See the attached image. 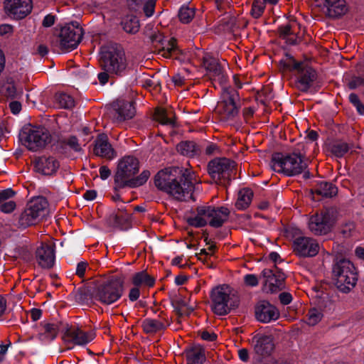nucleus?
Segmentation results:
<instances>
[{
	"instance_id": "f257e3e1",
	"label": "nucleus",
	"mask_w": 364,
	"mask_h": 364,
	"mask_svg": "<svg viewBox=\"0 0 364 364\" xmlns=\"http://www.w3.org/2000/svg\"><path fill=\"white\" fill-rule=\"evenodd\" d=\"M156 187L179 201L195 200V185L188 169L173 166L159 171L154 176Z\"/></svg>"
},
{
	"instance_id": "f03ea898",
	"label": "nucleus",
	"mask_w": 364,
	"mask_h": 364,
	"mask_svg": "<svg viewBox=\"0 0 364 364\" xmlns=\"http://www.w3.org/2000/svg\"><path fill=\"white\" fill-rule=\"evenodd\" d=\"M139 170V161L136 158L131 156L122 158L118 163L114 174V190L118 191L126 187L134 188L144 185L150 177L151 173L144 170L139 176L134 177Z\"/></svg>"
},
{
	"instance_id": "7ed1b4c3",
	"label": "nucleus",
	"mask_w": 364,
	"mask_h": 364,
	"mask_svg": "<svg viewBox=\"0 0 364 364\" xmlns=\"http://www.w3.org/2000/svg\"><path fill=\"white\" fill-rule=\"evenodd\" d=\"M99 63L102 70L111 75L122 77L128 72V63L122 47L110 46L102 48Z\"/></svg>"
},
{
	"instance_id": "20e7f679",
	"label": "nucleus",
	"mask_w": 364,
	"mask_h": 364,
	"mask_svg": "<svg viewBox=\"0 0 364 364\" xmlns=\"http://www.w3.org/2000/svg\"><path fill=\"white\" fill-rule=\"evenodd\" d=\"M271 166L274 171L287 176L299 175L308 168V164L304 160V157L296 151L288 154L274 153L272 156Z\"/></svg>"
},
{
	"instance_id": "39448f33",
	"label": "nucleus",
	"mask_w": 364,
	"mask_h": 364,
	"mask_svg": "<svg viewBox=\"0 0 364 364\" xmlns=\"http://www.w3.org/2000/svg\"><path fill=\"white\" fill-rule=\"evenodd\" d=\"M336 286L343 293H348L356 284L357 273L353 264L348 259H337L332 269Z\"/></svg>"
},
{
	"instance_id": "423d86ee",
	"label": "nucleus",
	"mask_w": 364,
	"mask_h": 364,
	"mask_svg": "<svg viewBox=\"0 0 364 364\" xmlns=\"http://www.w3.org/2000/svg\"><path fill=\"white\" fill-rule=\"evenodd\" d=\"M48 214V203L46 198L39 196L32 199L18 216L19 227L26 228L41 221Z\"/></svg>"
},
{
	"instance_id": "0eeeda50",
	"label": "nucleus",
	"mask_w": 364,
	"mask_h": 364,
	"mask_svg": "<svg viewBox=\"0 0 364 364\" xmlns=\"http://www.w3.org/2000/svg\"><path fill=\"white\" fill-rule=\"evenodd\" d=\"M19 139L28 149L36 151L50 142L51 136L45 127L27 126L20 132Z\"/></svg>"
},
{
	"instance_id": "6e6552de",
	"label": "nucleus",
	"mask_w": 364,
	"mask_h": 364,
	"mask_svg": "<svg viewBox=\"0 0 364 364\" xmlns=\"http://www.w3.org/2000/svg\"><path fill=\"white\" fill-rule=\"evenodd\" d=\"M236 164L228 158H215L207 166L208 173L213 181L222 186H227L231 181Z\"/></svg>"
},
{
	"instance_id": "1a4fd4ad",
	"label": "nucleus",
	"mask_w": 364,
	"mask_h": 364,
	"mask_svg": "<svg viewBox=\"0 0 364 364\" xmlns=\"http://www.w3.org/2000/svg\"><path fill=\"white\" fill-rule=\"evenodd\" d=\"M337 211L334 208H328L311 216L308 225L315 235H323L330 232L336 223Z\"/></svg>"
},
{
	"instance_id": "9d476101",
	"label": "nucleus",
	"mask_w": 364,
	"mask_h": 364,
	"mask_svg": "<svg viewBox=\"0 0 364 364\" xmlns=\"http://www.w3.org/2000/svg\"><path fill=\"white\" fill-rule=\"evenodd\" d=\"M124 293V282L115 277L98 285L95 288V300L110 305L119 300Z\"/></svg>"
},
{
	"instance_id": "9b49d317",
	"label": "nucleus",
	"mask_w": 364,
	"mask_h": 364,
	"mask_svg": "<svg viewBox=\"0 0 364 364\" xmlns=\"http://www.w3.org/2000/svg\"><path fill=\"white\" fill-rule=\"evenodd\" d=\"M222 100L218 103V113L225 120L233 119L239 112L240 96L238 92L231 87L222 88Z\"/></svg>"
},
{
	"instance_id": "f8f14e48",
	"label": "nucleus",
	"mask_w": 364,
	"mask_h": 364,
	"mask_svg": "<svg viewBox=\"0 0 364 364\" xmlns=\"http://www.w3.org/2000/svg\"><path fill=\"white\" fill-rule=\"evenodd\" d=\"M212 310L219 316H225L237 306V301L233 300L230 294V289L227 286H218L210 292Z\"/></svg>"
},
{
	"instance_id": "ddd939ff",
	"label": "nucleus",
	"mask_w": 364,
	"mask_h": 364,
	"mask_svg": "<svg viewBox=\"0 0 364 364\" xmlns=\"http://www.w3.org/2000/svg\"><path fill=\"white\" fill-rule=\"evenodd\" d=\"M83 36L82 28L79 24L71 23L61 28L59 34V47L62 50H70L77 48Z\"/></svg>"
},
{
	"instance_id": "4468645a",
	"label": "nucleus",
	"mask_w": 364,
	"mask_h": 364,
	"mask_svg": "<svg viewBox=\"0 0 364 364\" xmlns=\"http://www.w3.org/2000/svg\"><path fill=\"white\" fill-rule=\"evenodd\" d=\"M259 278L262 279L264 291L272 294L284 289V282L286 276L276 265L274 266L273 269H264L260 274Z\"/></svg>"
},
{
	"instance_id": "2eb2a0df",
	"label": "nucleus",
	"mask_w": 364,
	"mask_h": 364,
	"mask_svg": "<svg viewBox=\"0 0 364 364\" xmlns=\"http://www.w3.org/2000/svg\"><path fill=\"white\" fill-rule=\"evenodd\" d=\"M314 5L320 7L322 12L328 18H341L348 11L346 0H314Z\"/></svg>"
},
{
	"instance_id": "dca6fc26",
	"label": "nucleus",
	"mask_w": 364,
	"mask_h": 364,
	"mask_svg": "<svg viewBox=\"0 0 364 364\" xmlns=\"http://www.w3.org/2000/svg\"><path fill=\"white\" fill-rule=\"evenodd\" d=\"M295 254L299 257H311L319 251V245L316 240L309 237H299L293 242Z\"/></svg>"
},
{
	"instance_id": "f3484780",
	"label": "nucleus",
	"mask_w": 364,
	"mask_h": 364,
	"mask_svg": "<svg viewBox=\"0 0 364 364\" xmlns=\"http://www.w3.org/2000/svg\"><path fill=\"white\" fill-rule=\"evenodd\" d=\"M4 9L14 18L22 19L31 12L32 0H4Z\"/></svg>"
},
{
	"instance_id": "a211bd4d",
	"label": "nucleus",
	"mask_w": 364,
	"mask_h": 364,
	"mask_svg": "<svg viewBox=\"0 0 364 364\" xmlns=\"http://www.w3.org/2000/svg\"><path fill=\"white\" fill-rule=\"evenodd\" d=\"M61 330L64 332L63 339L65 343H73L75 345L84 346L95 338L93 333H86L78 328L69 327L68 324L63 326Z\"/></svg>"
},
{
	"instance_id": "6ab92c4d",
	"label": "nucleus",
	"mask_w": 364,
	"mask_h": 364,
	"mask_svg": "<svg viewBox=\"0 0 364 364\" xmlns=\"http://www.w3.org/2000/svg\"><path fill=\"white\" fill-rule=\"evenodd\" d=\"M36 261L43 269H50L55 264L54 245L43 243L37 248L36 252Z\"/></svg>"
},
{
	"instance_id": "aec40b11",
	"label": "nucleus",
	"mask_w": 364,
	"mask_h": 364,
	"mask_svg": "<svg viewBox=\"0 0 364 364\" xmlns=\"http://www.w3.org/2000/svg\"><path fill=\"white\" fill-rule=\"evenodd\" d=\"M113 108V119L118 122L132 119L136 114L133 103L124 100H119L114 102Z\"/></svg>"
},
{
	"instance_id": "412c9836",
	"label": "nucleus",
	"mask_w": 364,
	"mask_h": 364,
	"mask_svg": "<svg viewBox=\"0 0 364 364\" xmlns=\"http://www.w3.org/2000/svg\"><path fill=\"white\" fill-rule=\"evenodd\" d=\"M257 319L262 323H269L279 317L278 309L267 301H261L255 309Z\"/></svg>"
},
{
	"instance_id": "4be33fe9",
	"label": "nucleus",
	"mask_w": 364,
	"mask_h": 364,
	"mask_svg": "<svg viewBox=\"0 0 364 364\" xmlns=\"http://www.w3.org/2000/svg\"><path fill=\"white\" fill-rule=\"evenodd\" d=\"M251 344L255 353L262 356L270 355L274 349L272 337L264 334L255 335L252 338Z\"/></svg>"
},
{
	"instance_id": "5701e85b",
	"label": "nucleus",
	"mask_w": 364,
	"mask_h": 364,
	"mask_svg": "<svg viewBox=\"0 0 364 364\" xmlns=\"http://www.w3.org/2000/svg\"><path fill=\"white\" fill-rule=\"evenodd\" d=\"M93 152L96 156L108 160H111L116 156L115 151L112 147L105 134H100L97 136L95 141Z\"/></svg>"
},
{
	"instance_id": "b1692460",
	"label": "nucleus",
	"mask_w": 364,
	"mask_h": 364,
	"mask_svg": "<svg viewBox=\"0 0 364 364\" xmlns=\"http://www.w3.org/2000/svg\"><path fill=\"white\" fill-rule=\"evenodd\" d=\"M59 167V161L53 156H43L38 158L35 162L36 171L43 175L51 176L57 171Z\"/></svg>"
},
{
	"instance_id": "393cba45",
	"label": "nucleus",
	"mask_w": 364,
	"mask_h": 364,
	"mask_svg": "<svg viewBox=\"0 0 364 364\" xmlns=\"http://www.w3.org/2000/svg\"><path fill=\"white\" fill-rule=\"evenodd\" d=\"M211 206H200L196 209V215L187 219L188 223L195 228H201L209 224L212 217Z\"/></svg>"
},
{
	"instance_id": "a878e982",
	"label": "nucleus",
	"mask_w": 364,
	"mask_h": 364,
	"mask_svg": "<svg viewBox=\"0 0 364 364\" xmlns=\"http://www.w3.org/2000/svg\"><path fill=\"white\" fill-rule=\"evenodd\" d=\"M203 65L205 70L219 81L220 84L224 85L226 82L227 77L223 73V68L217 59L206 55L203 58Z\"/></svg>"
},
{
	"instance_id": "bb28decb",
	"label": "nucleus",
	"mask_w": 364,
	"mask_h": 364,
	"mask_svg": "<svg viewBox=\"0 0 364 364\" xmlns=\"http://www.w3.org/2000/svg\"><path fill=\"white\" fill-rule=\"evenodd\" d=\"M297 72L299 74L297 80V87L301 91L306 92L316 80V73L311 67L304 65L301 68V70Z\"/></svg>"
},
{
	"instance_id": "cd10ccee",
	"label": "nucleus",
	"mask_w": 364,
	"mask_h": 364,
	"mask_svg": "<svg viewBox=\"0 0 364 364\" xmlns=\"http://www.w3.org/2000/svg\"><path fill=\"white\" fill-rule=\"evenodd\" d=\"M170 325L168 319L161 318L160 319L146 318L142 321L141 326L146 333H156L164 331Z\"/></svg>"
},
{
	"instance_id": "c85d7f7f",
	"label": "nucleus",
	"mask_w": 364,
	"mask_h": 364,
	"mask_svg": "<svg viewBox=\"0 0 364 364\" xmlns=\"http://www.w3.org/2000/svg\"><path fill=\"white\" fill-rule=\"evenodd\" d=\"M16 195L11 188H6L0 191V210L4 213H10L15 210L16 204L10 200Z\"/></svg>"
},
{
	"instance_id": "c756f323",
	"label": "nucleus",
	"mask_w": 364,
	"mask_h": 364,
	"mask_svg": "<svg viewBox=\"0 0 364 364\" xmlns=\"http://www.w3.org/2000/svg\"><path fill=\"white\" fill-rule=\"evenodd\" d=\"M230 215V210L225 207L212 208L211 220L209 225L215 228L221 227L226 222Z\"/></svg>"
},
{
	"instance_id": "7c9ffc66",
	"label": "nucleus",
	"mask_w": 364,
	"mask_h": 364,
	"mask_svg": "<svg viewBox=\"0 0 364 364\" xmlns=\"http://www.w3.org/2000/svg\"><path fill=\"white\" fill-rule=\"evenodd\" d=\"M75 300L81 304H91L95 300V289L82 287L73 292Z\"/></svg>"
},
{
	"instance_id": "2f4dec72",
	"label": "nucleus",
	"mask_w": 364,
	"mask_h": 364,
	"mask_svg": "<svg viewBox=\"0 0 364 364\" xmlns=\"http://www.w3.org/2000/svg\"><path fill=\"white\" fill-rule=\"evenodd\" d=\"M176 149L181 155L188 157H194L200 153L199 146L193 141H183L177 145Z\"/></svg>"
},
{
	"instance_id": "473e14b6",
	"label": "nucleus",
	"mask_w": 364,
	"mask_h": 364,
	"mask_svg": "<svg viewBox=\"0 0 364 364\" xmlns=\"http://www.w3.org/2000/svg\"><path fill=\"white\" fill-rule=\"evenodd\" d=\"M157 48L159 54L163 57L169 58L177 50L176 41L173 38L166 39L164 37V39L159 43Z\"/></svg>"
},
{
	"instance_id": "72a5a7b5",
	"label": "nucleus",
	"mask_w": 364,
	"mask_h": 364,
	"mask_svg": "<svg viewBox=\"0 0 364 364\" xmlns=\"http://www.w3.org/2000/svg\"><path fill=\"white\" fill-rule=\"evenodd\" d=\"M253 197V192L250 188H243L238 193L235 207L238 210H245L249 207Z\"/></svg>"
},
{
	"instance_id": "f704fd0d",
	"label": "nucleus",
	"mask_w": 364,
	"mask_h": 364,
	"mask_svg": "<svg viewBox=\"0 0 364 364\" xmlns=\"http://www.w3.org/2000/svg\"><path fill=\"white\" fill-rule=\"evenodd\" d=\"M187 364H203L205 360V351L200 347H194L186 353Z\"/></svg>"
},
{
	"instance_id": "c9c22d12",
	"label": "nucleus",
	"mask_w": 364,
	"mask_h": 364,
	"mask_svg": "<svg viewBox=\"0 0 364 364\" xmlns=\"http://www.w3.org/2000/svg\"><path fill=\"white\" fill-rule=\"evenodd\" d=\"M315 193L326 198H331L336 196L338 188L332 183L321 181L317 184Z\"/></svg>"
},
{
	"instance_id": "e433bc0d",
	"label": "nucleus",
	"mask_w": 364,
	"mask_h": 364,
	"mask_svg": "<svg viewBox=\"0 0 364 364\" xmlns=\"http://www.w3.org/2000/svg\"><path fill=\"white\" fill-rule=\"evenodd\" d=\"M154 282V278L148 274L145 271L137 272L132 277V284L137 287L139 286L153 287Z\"/></svg>"
},
{
	"instance_id": "4c0bfd02",
	"label": "nucleus",
	"mask_w": 364,
	"mask_h": 364,
	"mask_svg": "<svg viewBox=\"0 0 364 364\" xmlns=\"http://www.w3.org/2000/svg\"><path fill=\"white\" fill-rule=\"evenodd\" d=\"M352 145L345 141H336L329 146L331 153L338 158L343 156L351 148Z\"/></svg>"
},
{
	"instance_id": "58836bf2",
	"label": "nucleus",
	"mask_w": 364,
	"mask_h": 364,
	"mask_svg": "<svg viewBox=\"0 0 364 364\" xmlns=\"http://www.w3.org/2000/svg\"><path fill=\"white\" fill-rule=\"evenodd\" d=\"M123 29L129 33H136L139 30V21L135 16H127L123 20L122 23Z\"/></svg>"
},
{
	"instance_id": "ea45409f",
	"label": "nucleus",
	"mask_w": 364,
	"mask_h": 364,
	"mask_svg": "<svg viewBox=\"0 0 364 364\" xmlns=\"http://www.w3.org/2000/svg\"><path fill=\"white\" fill-rule=\"evenodd\" d=\"M55 99L62 108L71 109L75 106L74 99L66 93H57L55 96Z\"/></svg>"
},
{
	"instance_id": "a19ab883",
	"label": "nucleus",
	"mask_w": 364,
	"mask_h": 364,
	"mask_svg": "<svg viewBox=\"0 0 364 364\" xmlns=\"http://www.w3.org/2000/svg\"><path fill=\"white\" fill-rule=\"evenodd\" d=\"M280 64L284 69L288 70H300L301 68L304 65L301 62H296L293 56L291 55H287L284 60L280 61Z\"/></svg>"
},
{
	"instance_id": "79ce46f5",
	"label": "nucleus",
	"mask_w": 364,
	"mask_h": 364,
	"mask_svg": "<svg viewBox=\"0 0 364 364\" xmlns=\"http://www.w3.org/2000/svg\"><path fill=\"white\" fill-rule=\"evenodd\" d=\"M155 119L163 125L174 126V121L169 117V113L164 109L158 108L155 111Z\"/></svg>"
},
{
	"instance_id": "37998d69",
	"label": "nucleus",
	"mask_w": 364,
	"mask_h": 364,
	"mask_svg": "<svg viewBox=\"0 0 364 364\" xmlns=\"http://www.w3.org/2000/svg\"><path fill=\"white\" fill-rule=\"evenodd\" d=\"M195 16V9L182 6L178 11V18L181 23H188Z\"/></svg>"
},
{
	"instance_id": "c03bdc74",
	"label": "nucleus",
	"mask_w": 364,
	"mask_h": 364,
	"mask_svg": "<svg viewBox=\"0 0 364 364\" xmlns=\"http://www.w3.org/2000/svg\"><path fill=\"white\" fill-rule=\"evenodd\" d=\"M113 218L115 225L122 229L127 228L131 222V215L124 211L120 215H114Z\"/></svg>"
},
{
	"instance_id": "a18cd8bd",
	"label": "nucleus",
	"mask_w": 364,
	"mask_h": 364,
	"mask_svg": "<svg viewBox=\"0 0 364 364\" xmlns=\"http://www.w3.org/2000/svg\"><path fill=\"white\" fill-rule=\"evenodd\" d=\"M44 336L49 341L53 340L59 330H60L59 326L56 323H47L44 326Z\"/></svg>"
},
{
	"instance_id": "49530a36",
	"label": "nucleus",
	"mask_w": 364,
	"mask_h": 364,
	"mask_svg": "<svg viewBox=\"0 0 364 364\" xmlns=\"http://www.w3.org/2000/svg\"><path fill=\"white\" fill-rule=\"evenodd\" d=\"M265 8V1L264 0H254L252 10H251V15L255 18H259L262 14L264 12Z\"/></svg>"
},
{
	"instance_id": "de8ad7c7",
	"label": "nucleus",
	"mask_w": 364,
	"mask_h": 364,
	"mask_svg": "<svg viewBox=\"0 0 364 364\" xmlns=\"http://www.w3.org/2000/svg\"><path fill=\"white\" fill-rule=\"evenodd\" d=\"M323 314L316 309H310L308 313L307 323L310 326H315L322 318Z\"/></svg>"
},
{
	"instance_id": "09e8293b",
	"label": "nucleus",
	"mask_w": 364,
	"mask_h": 364,
	"mask_svg": "<svg viewBox=\"0 0 364 364\" xmlns=\"http://www.w3.org/2000/svg\"><path fill=\"white\" fill-rule=\"evenodd\" d=\"M61 143L68 145L71 149L76 152L82 151L81 146L75 136H70L67 139H64L61 141Z\"/></svg>"
},
{
	"instance_id": "8fccbe9b",
	"label": "nucleus",
	"mask_w": 364,
	"mask_h": 364,
	"mask_svg": "<svg viewBox=\"0 0 364 364\" xmlns=\"http://www.w3.org/2000/svg\"><path fill=\"white\" fill-rule=\"evenodd\" d=\"M364 86V77H353L348 82V87L350 90L357 89Z\"/></svg>"
},
{
	"instance_id": "3c124183",
	"label": "nucleus",
	"mask_w": 364,
	"mask_h": 364,
	"mask_svg": "<svg viewBox=\"0 0 364 364\" xmlns=\"http://www.w3.org/2000/svg\"><path fill=\"white\" fill-rule=\"evenodd\" d=\"M156 1L154 0H148L143 5V11L147 17H150L154 14Z\"/></svg>"
},
{
	"instance_id": "603ef678",
	"label": "nucleus",
	"mask_w": 364,
	"mask_h": 364,
	"mask_svg": "<svg viewBox=\"0 0 364 364\" xmlns=\"http://www.w3.org/2000/svg\"><path fill=\"white\" fill-rule=\"evenodd\" d=\"M279 36V37L284 40L288 36H290L291 33L294 31H292L291 26L289 24L285 25V26H281L278 28Z\"/></svg>"
},
{
	"instance_id": "864d4df0",
	"label": "nucleus",
	"mask_w": 364,
	"mask_h": 364,
	"mask_svg": "<svg viewBox=\"0 0 364 364\" xmlns=\"http://www.w3.org/2000/svg\"><path fill=\"white\" fill-rule=\"evenodd\" d=\"M355 229V224L353 222H348L343 225L341 228V233L344 237H348L351 235V232Z\"/></svg>"
},
{
	"instance_id": "5fc2aeb1",
	"label": "nucleus",
	"mask_w": 364,
	"mask_h": 364,
	"mask_svg": "<svg viewBox=\"0 0 364 364\" xmlns=\"http://www.w3.org/2000/svg\"><path fill=\"white\" fill-rule=\"evenodd\" d=\"M244 282L246 285L250 287H256L259 283L257 277L252 274H246L244 277Z\"/></svg>"
},
{
	"instance_id": "6e6d98bb",
	"label": "nucleus",
	"mask_w": 364,
	"mask_h": 364,
	"mask_svg": "<svg viewBox=\"0 0 364 364\" xmlns=\"http://www.w3.org/2000/svg\"><path fill=\"white\" fill-rule=\"evenodd\" d=\"M164 36L158 31L151 33L149 38L152 43L155 44L156 47L158 46L159 43L164 39Z\"/></svg>"
},
{
	"instance_id": "4d7b16f0",
	"label": "nucleus",
	"mask_w": 364,
	"mask_h": 364,
	"mask_svg": "<svg viewBox=\"0 0 364 364\" xmlns=\"http://www.w3.org/2000/svg\"><path fill=\"white\" fill-rule=\"evenodd\" d=\"M87 265V262L85 261L77 264L75 273L79 277L82 278L84 277Z\"/></svg>"
},
{
	"instance_id": "13d9d810",
	"label": "nucleus",
	"mask_w": 364,
	"mask_h": 364,
	"mask_svg": "<svg viewBox=\"0 0 364 364\" xmlns=\"http://www.w3.org/2000/svg\"><path fill=\"white\" fill-rule=\"evenodd\" d=\"M87 6L92 9H101L105 3V0H86Z\"/></svg>"
},
{
	"instance_id": "bf43d9fd",
	"label": "nucleus",
	"mask_w": 364,
	"mask_h": 364,
	"mask_svg": "<svg viewBox=\"0 0 364 364\" xmlns=\"http://www.w3.org/2000/svg\"><path fill=\"white\" fill-rule=\"evenodd\" d=\"M301 37L295 34L294 32L291 33L289 36L284 39L286 43L290 46L297 45L301 41Z\"/></svg>"
},
{
	"instance_id": "052dcab7",
	"label": "nucleus",
	"mask_w": 364,
	"mask_h": 364,
	"mask_svg": "<svg viewBox=\"0 0 364 364\" xmlns=\"http://www.w3.org/2000/svg\"><path fill=\"white\" fill-rule=\"evenodd\" d=\"M139 296H140L139 289V287L135 286L134 287H132L130 289L128 297L131 301H135L139 298Z\"/></svg>"
},
{
	"instance_id": "680f3d73",
	"label": "nucleus",
	"mask_w": 364,
	"mask_h": 364,
	"mask_svg": "<svg viewBox=\"0 0 364 364\" xmlns=\"http://www.w3.org/2000/svg\"><path fill=\"white\" fill-rule=\"evenodd\" d=\"M279 299L283 305H287L292 301L291 295L288 292H282L279 294Z\"/></svg>"
},
{
	"instance_id": "e2e57ef3",
	"label": "nucleus",
	"mask_w": 364,
	"mask_h": 364,
	"mask_svg": "<svg viewBox=\"0 0 364 364\" xmlns=\"http://www.w3.org/2000/svg\"><path fill=\"white\" fill-rule=\"evenodd\" d=\"M55 17L53 15L48 14L46 15L42 22V25L44 27L48 28L52 26L55 23Z\"/></svg>"
},
{
	"instance_id": "0e129e2a",
	"label": "nucleus",
	"mask_w": 364,
	"mask_h": 364,
	"mask_svg": "<svg viewBox=\"0 0 364 364\" xmlns=\"http://www.w3.org/2000/svg\"><path fill=\"white\" fill-rule=\"evenodd\" d=\"M5 95L11 98H15L17 95L16 89L14 85L9 84L5 90Z\"/></svg>"
},
{
	"instance_id": "69168bd1",
	"label": "nucleus",
	"mask_w": 364,
	"mask_h": 364,
	"mask_svg": "<svg viewBox=\"0 0 364 364\" xmlns=\"http://www.w3.org/2000/svg\"><path fill=\"white\" fill-rule=\"evenodd\" d=\"M111 175V171L107 166H102L100 168V176L102 180L107 179Z\"/></svg>"
},
{
	"instance_id": "338daca9",
	"label": "nucleus",
	"mask_w": 364,
	"mask_h": 364,
	"mask_svg": "<svg viewBox=\"0 0 364 364\" xmlns=\"http://www.w3.org/2000/svg\"><path fill=\"white\" fill-rule=\"evenodd\" d=\"M9 107L11 112L14 114H18L21 110V104L18 101L10 102Z\"/></svg>"
},
{
	"instance_id": "774afa93",
	"label": "nucleus",
	"mask_w": 364,
	"mask_h": 364,
	"mask_svg": "<svg viewBox=\"0 0 364 364\" xmlns=\"http://www.w3.org/2000/svg\"><path fill=\"white\" fill-rule=\"evenodd\" d=\"M200 336L202 339L207 341H213L216 339L217 336L214 333H210L208 331H203L200 333Z\"/></svg>"
}]
</instances>
